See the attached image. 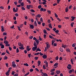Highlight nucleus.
Segmentation results:
<instances>
[{
  "label": "nucleus",
  "mask_w": 76,
  "mask_h": 76,
  "mask_svg": "<svg viewBox=\"0 0 76 76\" xmlns=\"http://www.w3.org/2000/svg\"><path fill=\"white\" fill-rule=\"evenodd\" d=\"M56 33H58L59 32V30H57L56 31H55Z\"/></svg>",
  "instance_id": "obj_48"
},
{
  "label": "nucleus",
  "mask_w": 76,
  "mask_h": 76,
  "mask_svg": "<svg viewBox=\"0 0 76 76\" xmlns=\"http://www.w3.org/2000/svg\"><path fill=\"white\" fill-rule=\"evenodd\" d=\"M24 66H29V65L27 63L24 64Z\"/></svg>",
  "instance_id": "obj_29"
},
{
  "label": "nucleus",
  "mask_w": 76,
  "mask_h": 76,
  "mask_svg": "<svg viewBox=\"0 0 76 76\" xmlns=\"http://www.w3.org/2000/svg\"><path fill=\"white\" fill-rule=\"evenodd\" d=\"M9 50H10V51H11V50H12V49L11 48V47H9Z\"/></svg>",
  "instance_id": "obj_59"
},
{
  "label": "nucleus",
  "mask_w": 76,
  "mask_h": 76,
  "mask_svg": "<svg viewBox=\"0 0 76 76\" xmlns=\"http://www.w3.org/2000/svg\"><path fill=\"white\" fill-rule=\"evenodd\" d=\"M75 46H76V44L73 43V44H72V47H75Z\"/></svg>",
  "instance_id": "obj_30"
},
{
  "label": "nucleus",
  "mask_w": 76,
  "mask_h": 76,
  "mask_svg": "<svg viewBox=\"0 0 76 76\" xmlns=\"http://www.w3.org/2000/svg\"><path fill=\"white\" fill-rule=\"evenodd\" d=\"M26 1H27V2H28V3L29 4H31V2L29 0H27Z\"/></svg>",
  "instance_id": "obj_37"
},
{
  "label": "nucleus",
  "mask_w": 76,
  "mask_h": 76,
  "mask_svg": "<svg viewBox=\"0 0 76 76\" xmlns=\"http://www.w3.org/2000/svg\"><path fill=\"white\" fill-rule=\"evenodd\" d=\"M20 4V5H21L22 6H24V4L23 2H21Z\"/></svg>",
  "instance_id": "obj_38"
},
{
  "label": "nucleus",
  "mask_w": 76,
  "mask_h": 76,
  "mask_svg": "<svg viewBox=\"0 0 76 76\" xmlns=\"http://www.w3.org/2000/svg\"><path fill=\"white\" fill-rule=\"evenodd\" d=\"M29 26H30V29H34V25H31V24H30Z\"/></svg>",
  "instance_id": "obj_6"
},
{
  "label": "nucleus",
  "mask_w": 76,
  "mask_h": 76,
  "mask_svg": "<svg viewBox=\"0 0 76 76\" xmlns=\"http://www.w3.org/2000/svg\"><path fill=\"white\" fill-rule=\"evenodd\" d=\"M15 16L18 17V16H19V14H18L17 13L15 14Z\"/></svg>",
  "instance_id": "obj_62"
},
{
  "label": "nucleus",
  "mask_w": 76,
  "mask_h": 76,
  "mask_svg": "<svg viewBox=\"0 0 76 76\" xmlns=\"http://www.w3.org/2000/svg\"><path fill=\"white\" fill-rule=\"evenodd\" d=\"M45 66L46 67H48V62H47L46 63Z\"/></svg>",
  "instance_id": "obj_39"
},
{
  "label": "nucleus",
  "mask_w": 76,
  "mask_h": 76,
  "mask_svg": "<svg viewBox=\"0 0 76 76\" xmlns=\"http://www.w3.org/2000/svg\"><path fill=\"white\" fill-rule=\"evenodd\" d=\"M55 60H58V56L56 57Z\"/></svg>",
  "instance_id": "obj_45"
},
{
  "label": "nucleus",
  "mask_w": 76,
  "mask_h": 76,
  "mask_svg": "<svg viewBox=\"0 0 76 76\" xmlns=\"http://www.w3.org/2000/svg\"><path fill=\"white\" fill-rule=\"evenodd\" d=\"M40 21L42 22H43V20H42V17L40 18Z\"/></svg>",
  "instance_id": "obj_47"
},
{
  "label": "nucleus",
  "mask_w": 76,
  "mask_h": 76,
  "mask_svg": "<svg viewBox=\"0 0 76 76\" xmlns=\"http://www.w3.org/2000/svg\"><path fill=\"white\" fill-rule=\"evenodd\" d=\"M36 42L37 43V45H38L39 44V39H37Z\"/></svg>",
  "instance_id": "obj_9"
},
{
  "label": "nucleus",
  "mask_w": 76,
  "mask_h": 76,
  "mask_svg": "<svg viewBox=\"0 0 76 76\" xmlns=\"http://www.w3.org/2000/svg\"><path fill=\"white\" fill-rule=\"evenodd\" d=\"M56 73L57 74H60V73H61V72H60V71L59 70H57L56 71Z\"/></svg>",
  "instance_id": "obj_12"
},
{
  "label": "nucleus",
  "mask_w": 76,
  "mask_h": 76,
  "mask_svg": "<svg viewBox=\"0 0 76 76\" xmlns=\"http://www.w3.org/2000/svg\"><path fill=\"white\" fill-rule=\"evenodd\" d=\"M30 12H32L33 13H34V12H35V11L33 9H31L30 10Z\"/></svg>",
  "instance_id": "obj_27"
},
{
  "label": "nucleus",
  "mask_w": 76,
  "mask_h": 76,
  "mask_svg": "<svg viewBox=\"0 0 76 76\" xmlns=\"http://www.w3.org/2000/svg\"><path fill=\"white\" fill-rule=\"evenodd\" d=\"M39 54V53H35L34 55H35L36 56H38V54Z\"/></svg>",
  "instance_id": "obj_57"
},
{
  "label": "nucleus",
  "mask_w": 76,
  "mask_h": 76,
  "mask_svg": "<svg viewBox=\"0 0 76 76\" xmlns=\"http://www.w3.org/2000/svg\"><path fill=\"white\" fill-rule=\"evenodd\" d=\"M38 66H40V64H41V61H38Z\"/></svg>",
  "instance_id": "obj_13"
},
{
  "label": "nucleus",
  "mask_w": 76,
  "mask_h": 76,
  "mask_svg": "<svg viewBox=\"0 0 76 76\" xmlns=\"http://www.w3.org/2000/svg\"><path fill=\"white\" fill-rule=\"evenodd\" d=\"M15 71H12L11 74L12 75H14L15 74Z\"/></svg>",
  "instance_id": "obj_44"
},
{
  "label": "nucleus",
  "mask_w": 76,
  "mask_h": 76,
  "mask_svg": "<svg viewBox=\"0 0 76 76\" xmlns=\"http://www.w3.org/2000/svg\"><path fill=\"white\" fill-rule=\"evenodd\" d=\"M23 0H18V3H19L20 4L22 2V1Z\"/></svg>",
  "instance_id": "obj_32"
},
{
  "label": "nucleus",
  "mask_w": 76,
  "mask_h": 76,
  "mask_svg": "<svg viewBox=\"0 0 76 76\" xmlns=\"http://www.w3.org/2000/svg\"><path fill=\"white\" fill-rule=\"evenodd\" d=\"M42 57H43V58H44V59H45L47 58V55H46L45 54Z\"/></svg>",
  "instance_id": "obj_7"
},
{
  "label": "nucleus",
  "mask_w": 76,
  "mask_h": 76,
  "mask_svg": "<svg viewBox=\"0 0 76 76\" xmlns=\"http://www.w3.org/2000/svg\"><path fill=\"white\" fill-rule=\"evenodd\" d=\"M6 52L7 53V54H10V53H9V51L7 50H6Z\"/></svg>",
  "instance_id": "obj_46"
},
{
  "label": "nucleus",
  "mask_w": 76,
  "mask_h": 76,
  "mask_svg": "<svg viewBox=\"0 0 76 76\" xmlns=\"http://www.w3.org/2000/svg\"><path fill=\"white\" fill-rule=\"evenodd\" d=\"M18 45L20 47L22 45V43L20 42H18Z\"/></svg>",
  "instance_id": "obj_26"
},
{
  "label": "nucleus",
  "mask_w": 76,
  "mask_h": 76,
  "mask_svg": "<svg viewBox=\"0 0 76 76\" xmlns=\"http://www.w3.org/2000/svg\"><path fill=\"white\" fill-rule=\"evenodd\" d=\"M33 39L34 40H35V41H37V38H35V37H34Z\"/></svg>",
  "instance_id": "obj_54"
},
{
  "label": "nucleus",
  "mask_w": 76,
  "mask_h": 76,
  "mask_svg": "<svg viewBox=\"0 0 76 76\" xmlns=\"http://www.w3.org/2000/svg\"><path fill=\"white\" fill-rule=\"evenodd\" d=\"M37 49V46H34L32 48V50L33 51H35Z\"/></svg>",
  "instance_id": "obj_4"
},
{
  "label": "nucleus",
  "mask_w": 76,
  "mask_h": 76,
  "mask_svg": "<svg viewBox=\"0 0 76 76\" xmlns=\"http://www.w3.org/2000/svg\"><path fill=\"white\" fill-rule=\"evenodd\" d=\"M4 48V45H1V48Z\"/></svg>",
  "instance_id": "obj_35"
},
{
  "label": "nucleus",
  "mask_w": 76,
  "mask_h": 76,
  "mask_svg": "<svg viewBox=\"0 0 76 76\" xmlns=\"http://www.w3.org/2000/svg\"><path fill=\"white\" fill-rule=\"evenodd\" d=\"M53 45L54 47H56V46H57V43H54Z\"/></svg>",
  "instance_id": "obj_53"
},
{
  "label": "nucleus",
  "mask_w": 76,
  "mask_h": 76,
  "mask_svg": "<svg viewBox=\"0 0 76 76\" xmlns=\"http://www.w3.org/2000/svg\"><path fill=\"white\" fill-rule=\"evenodd\" d=\"M31 53H30L28 54V57L29 58H31Z\"/></svg>",
  "instance_id": "obj_41"
},
{
  "label": "nucleus",
  "mask_w": 76,
  "mask_h": 76,
  "mask_svg": "<svg viewBox=\"0 0 76 76\" xmlns=\"http://www.w3.org/2000/svg\"><path fill=\"white\" fill-rule=\"evenodd\" d=\"M66 45H64V46H62V47H64V48H65L66 47Z\"/></svg>",
  "instance_id": "obj_60"
},
{
  "label": "nucleus",
  "mask_w": 76,
  "mask_h": 76,
  "mask_svg": "<svg viewBox=\"0 0 76 76\" xmlns=\"http://www.w3.org/2000/svg\"><path fill=\"white\" fill-rule=\"evenodd\" d=\"M36 42L34 41V46H35V47H36V46H37V45L36 44Z\"/></svg>",
  "instance_id": "obj_20"
},
{
  "label": "nucleus",
  "mask_w": 76,
  "mask_h": 76,
  "mask_svg": "<svg viewBox=\"0 0 76 76\" xmlns=\"http://www.w3.org/2000/svg\"><path fill=\"white\" fill-rule=\"evenodd\" d=\"M43 10H44V9H43V8H41L40 9V11H41V12H42Z\"/></svg>",
  "instance_id": "obj_56"
},
{
  "label": "nucleus",
  "mask_w": 76,
  "mask_h": 76,
  "mask_svg": "<svg viewBox=\"0 0 76 76\" xmlns=\"http://www.w3.org/2000/svg\"><path fill=\"white\" fill-rule=\"evenodd\" d=\"M38 57H34V59L35 60H38Z\"/></svg>",
  "instance_id": "obj_58"
},
{
  "label": "nucleus",
  "mask_w": 76,
  "mask_h": 76,
  "mask_svg": "<svg viewBox=\"0 0 76 76\" xmlns=\"http://www.w3.org/2000/svg\"><path fill=\"white\" fill-rule=\"evenodd\" d=\"M3 35H7V33L4 32L3 34Z\"/></svg>",
  "instance_id": "obj_34"
},
{
  "label": "nucleus",
  "mask_w": 76,
  "mask_h": 76,
  "mask_svg": "<svg viewBox=\"0 0 76 76\" xmlns=\"http://www.w3.org/2000/svg\"><path fill=\"white\" fill-rule=\"evenodd\" d=\"M58 27L59 28H61V25H59L58 26Z\"/></svg>",
  "instance_id": "obj_63"
},
{
  "label": "nucleus",
  "mask_w": 76,
  "mask_h": 76,
  "mask_svg": "<svg viewBox=\"0 0 76 76\" xmlns=\"http://www.w3.org/2000/svg\"><path fill=\"white\" fill-rule=\"evenodd\" d=\"M72 72L73 73L75 72L74 69H72V70H70L69 72V73H70V74H71Z\"/></svg>",
  "instance_id": "obj_2"
},
{
  "label": "nucleus",
  "mask_w": 76,
  "mask_h": 76,
  "mask_svg": "<svg viewBox=\"0 0 76 76\" xmlns=\"http://www.w3.org/2000/svg\"><path fill=\"white\" fill-rule=\"evenodd\" d=\"M60 51L62 53V52H63V49L61 48H60Z\"/></svg>",
  "instance_id": "obj_19"
},
{
  "label": "nucleus",
  "mask_w": 76,
  "mask_h": 76,
  "mask_svg": "<svg viewBox=\"0 0 76 76\" xmlns=\"http://www.w3.org/2000/svg\"><path fill=\"white\" fill-rule=\"evenodd\" d=\"M50 45H49V44H47V45H46L47 49H48V48H50Z\"/></svg>",
  "instance_id": "obj_8"
},
{
  "label": "nucleus",
  "mask_w": 76,
  "mask_h": 76,
  "mask_svg": "<svg viewBox=\"0 0 76 76\" xmlns=\"http://www.w3.org/2000/svg\"><path fill=\"white\" fill-rule=\"evenodd\" d=\"M66 51L67 52H69V53H70V49L69 48L66 49Z\"/></svg>",
  "instance_id": "obj_23"
},
{
  "label": "nucleus",
  "mask_w": 76,
  "mask_h": 76,
  "mask_svg": "<svg viewBox=\"0 0 76 76\" xmlns=\"http://www.w3.org/2000/svg\"><path fill=\"white\" fill-rule=\"evenodd\" d=\"M68 66L67 67V68L68 69H69V70H70L71 69H72V65L70 64H69L68 65Z\"/></svg>",
  "instance_id": "obj_1"
},
{
  "label": "nucleus",
  "mask_w": 76,
  "mask_h": 76,
  "mask_svg": "<svg viewBox=\"0 0 76 76\" xmlns=\"http://www.w3.org/2000/svg\"><path fill=\"white\" fill-rule=\"evenodd\" d=\"M34 24L35 26H37V21H34Z\"/></svg>",
  "instance_id": "obj_22"
},
{
  "label": "nucleus",
  "mask_w": 76,
  "mask_h": 76,
  "mask_svg": "<svg viewBox=\"0 0 76 76\" xmlns=\"http://www.w3.org/2000/svg\"><path fill=\"white\" fill-rule=\"evenodd\" d=\"M36 18H41V15L39 14H38L36 16Z\"/></svg>",
  "instance_id": "obj_11"
},
{
  "label": "nucleus",
  "mask_w": 76,
  "mask_h": 76,
  "mask_svg": "<svg viewBox=\"0 0 76 76\" xmlns=\"http://www.w3.org/2000/svg\"><path fill=\"white\" fill-rule=\"evenodd\" d=\"M26 8L28 9H30V7L29 5H27L26 6Z\"/></svg>",
  "instance_id": "obj_28"
},
{
  "label": "nucleus",
  "mask_w": 76,
  "mask_h": 76,
  "mask_svg": "<svg viewBox=\"0 0 76 76\" xmlns=\"http://www.w3.org/2000/svg\"><path fill=\"white\" fill-rule=\"evenodd\" d=\"M43 68L44 69H46V68L45 67V65H43Z\"/></svg>",
  "instance_id": "obj_36"
},
{
  "label": "nucleus",
  "mask_w": 76,
  "mask_h": 76,
  "mask_svg": "<svg viewBox=\"0 0 76 76\" xmlns=\"http://www.w3.org/2000/svg\"><path fill=\"white\" fill-rule=\"evenodd\" d=\"M71 62V63L72 64H74V63H73V60H72V59H71L70 60Z\"/></svg>",
  "instance_id": "obj_33"
},
{
  "label": "nucleus",
  "mask_w": 76,
  "mask_h": 76,
  "mask_svg": "<svg viewBox=\"0 0 76 76\" xmlns=\"http://www.w3.org/2000/svg\"><path fill=\"white\" fill-rule=\"evenodd\" d=\"M6 75L7 76H9V73H8V72H6Z\"/></svg>",
  "instance_id": "obj_55"
},
{
  "label": "nucleus",
  "mask_w": 76,
  "mask_h": 76,
  "mask_svg": "<svg viewBox=\"0 0 76 76\" xmlns=\"http://www.w3.org/2000/svg\"><path fill=\"white\" fill-rule=\"evenodd\" d=\"M17 27L18 30H19L20 31H21V29H20V27H19V26H18Z\"/></svg>",
  "instance_id": "obj_43"
},
{
  "label": "nucleus",
  "mask_w": 76,
  "mask_h": 76,
  "mask_svg": "<svg viewBox=\"0 0 76 76\" xmlns=\"http://www.w3.org/2000/svg\"><path fill=\"white\" fill-rule=\"evenodd\" d=\"M31 49V48H29V46H27L26 47V50L27 51H29Z\"/></svg>",
  "instance_id": "obj_3"
},
{
  "label": "nucleus",
  "mask_w": 76,
  "mask_h": 76,
  "mask_svg": "<svg viewBox=\"0 0 76 76\" xmlns=\"http://www.w3.org/2000/svg\"><path fill=\"white\" fill-rule=\"evenodd\" d=\"M54 72H52L51 73H50V75H54Z\"/></svg>",
  "instance_id": "obj_64"
},
{
  "label": "nucleus",
  "mask_w": 76,
  "mask_h": 76,
  "mask_svg": "<svg viewBox=\"0 0 76 76\" xmlns=\"http://www.w3.org/2000/svg\"><path fill=\"white\" fill-rule=\"evenodd\" d=\"M49 37L51 39H53L54 38V37L53 36H51V35H49Z\"/></svg>",
  "instance_id": "obj_21"
},
{
  "label": "nucleus",
  "mask_w": 76,
  "mask_h": 76,
  "mask_svg": "<svg viewBox=\"0 0 76 76\" xmlns=\"http://www.w3.org/2000/svg\"><path fill=\"white\" fill-rule=\"evenodd\" d=\"M55 16L56 18H57L58 17V15H57V14H56V13H55Z\"/></svg>",
  "instance_id": "obj_51"
},
{
  "label": "nucleus",
  "mask_w": 76,
  "mask_h": 76,
  "mask_svg": "<svg viewBox=\"0 0 76 76\" xmlns=\"http://www.w3.org/2000/svg\"><path fill=\"white\" fill-rule=\"evenodd\" d=\"M18 8H16L15 12H18Z\"/></svg>",
  "instance_id": "obj_61"
},
{
  "label": "nucleus",
  "mask_w": 76,
  "mask_h": 76,
  "mask_svg": "<svg viewBox=\"0 0 76 76\" xmlns=\"http://www.w3.org/2000/svg\"><path fill=\"white\" fill-rule=\"evenodd\" d=\"M48 13L49 14H51V12L50 10L48 11Z\"/></svg>",
  "instance_id": "obj_49"
},
{
  "label": "nucleus",
  "mask_w": 76,
  "mask_h": 76,
  "mask_svg": "<svg viewBox=\"0 0 76 76\" xmlns=\"http://www.w3.org/2000/svg\"><path fill=\"white\" fill-rule=\"evenodd\" d=\"M55 69L53 68L51 70L50 72H54V71H55Z\"/></svg>",
  "instance_id": "obj_24"
},
{
  "label": "nucleus",
  "mask_w": 76,
  "mask_h": 76,
  "mask_svg": "<svg viewBox=\"0 0 76 76\" xmlns=\"http://www.w3.org/2000/svg\"><path fill=\"white\" fill-rule=\"evenodd\" d=\"M21 9L23 10H25V8H24V7H21Z\"/></svg>",
  "instance_id": "obj_40"
},
{
  "label": "nucleus",
  "mask_w": 76,
  "mask_h": 76,
  "mask_svg": "<svg viewBox=\"0 0 76 76\" xmlns=\"http://www.w3.org/2000/svg\"><path fill=\"white\" fill-rule=\"evenodd\" d=\"M4 60H7V57L5 56L4 57Z\"/></svg>",
  "instance_id": "obj_50"
},
{
  "label": "nucleus",
  "mask_w": 76,
  "mask_h": 76,
  "mask_svg": "<svg viewBox=\"0 0 76 76\" xmlns=\"http://www.w3.org/2000/svg\"><path fill=\"white\" fill-rule=\"evenodd\" d=\"M55 42V40L52 41V45H53L54 43Z\"/></svg>",
  "instance_id": "obj_25"
},
{
  "label": "nucleus",
  "mask_w": 76,
  "mask_h": 76,
  "mask_svg": "<svg viewBox=\"0 0 76 76\" xmlns=\"http://www.w3.org/2000/svg\"><path fill=\"white\" fill-rule=\"evenodd\" d=\"M74 24H75V23L74 22H72L71 23V27H73V25H74Z\"/></svg>",
  "instance_id": "obj_15"
},
{
  "label": "nucleus",
  "mask_w": 76,
  "mask_h": 76,
  "mask_svg": "<svg viewBox=\"0 0 76 76\" xmlns=\"http://www.w3.org/2000/svg\"><path fill=\"white\" fill-rule=\"evenodd\" d=\"M41 51V49H40L39 48H37L36 49V52H37V51Z\"/></svg>",
  "instance_id": "obj_16"
},
{
  "label": "nucleus",
  "mask_w": 76,
  "mask_h": 76,
  "mask_svg": "<svg viewBox=\"0 0 76 76\" xmlns=\"http://www.w3.org/2000/svg\"><path fill=\"white\" fill-rule=\"evenodd\" d=\"M19 49H20V50H24L25 49V48H24L23 47H19Z\"/></svg>",
  "instance_id": "obj_17"
},
{
  "label": "nucleus",
  "mask_w": 76,
  "mask_h": 76,
  "mask_svg": "<svg viewBox=\"0 0 76 76\" xmlns=\"http://www.w3.org/2000/svg\"><path fill=\"white\" fill-rule=\"evenodd\" d=\"M34 37L32 36H30L29 37V38L30 39H32V38Z\"/></svg>",
  "instance_id": "obj_42"
},
{
  "label": "nucleus",
  "mask_w": 76,
  "mask_h": 76,
  "mask_svg": "<svg viewBox=\"0 0 76 76\" xmlns=\"http://www.w3.org/2000/svg\"><path fill=\"white\" fill-rule=\"evenodd\" d=\"M58 63H56L54 65V67H56V66H58Z\"/></svg>",
  "instance_id": "obj_14"
},
{
  "label": "nucleus",
  "mask_w": 76,
  "mask_h": 76,
  "mask_svg": "<svg viewBox=\"0 0 76 76\" xmlns=\"http://www.w3.org/2000/svg\"><path fill=\"white\" fill-rule=\"evenodd\" d=\"M48 25L49 28H51V29L53 28V27H52V26H51V23H50V24H48Z\"/></svg>",
  "instance_id": "obj_10"
},
{
  "label": "nucleus",
  "mask_w": 76,
  "mask_h": 76,
  "mask_svg": "<svg viewBox=\"0 0 76 76\" xmlns=\"http://www.w3.org/2000/svg\"><path fill=\"white\" fill-rule=\"evenodd\" d=\"M15 61H13L12 62V66H13V67H16V65L15 64Z\"/></svg>",
  "instance_id": "obj_5"
},
{
  "label": "nucleus",
  "mask_w": 76,
  "mask_h": 76,
  "mask_svg": "<svg viewBox=\"0 0 76 76\" xmlns=\"http://www.w3.org/2000/svg\"><path fill=\"white\" fill-rule=\"evenodd\" d=\"M41 7H42L41 5H39V6H38V9H40L41 8Z\"/></svg>",
  "instance_id": "obj_52"
},
{
  "label": "nucleus",
  "mask_w": 76,
  "mask_h": 76,
  "mask_svg": "<svg viewBox=\"0 0 76 76\" xmlns=\"http://www.w3.org/2000/svg\"><path fill=\"white\" fill-rule=\"evenodd\" d=\"M19 52V48H17L16 49V53H18Z\"/></svg>",
  "instance_id": "obj_31"
},
{
  "label": "nucleus",
  "mask_w": 76,
  "mask_h": 76,
  "mask_svg": "<svg viewBox=\"0 0 76 76\" xmlns=\"http://www.w3.org/2000/svg\"><path fill=\"white\" fill-rule=\"evenodd\" d=\"M43 32L44 34H47V30H46L45 29L43 30Z\"/></svg>",
  "instance_id": "obj_18"
}]
</instances>
